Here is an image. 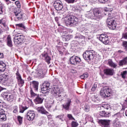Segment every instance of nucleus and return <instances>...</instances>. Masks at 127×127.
<instances>
[{"mask_svg":"<svg viewBox=\"0 0 127 127\" xmlns=\"http://www.w3.org/2000/svg\"><path fill=\"white\" fill-rule=\"evenodd\" d=\"M86 17L91 19H97V18H101L102 15L101 12L98 9H94L90 10L86 14Z\"/></svg>","mask_w":127,"mask_h":127,"instance_id":"nucleus-1","label":"nucleus"},{"mask_svg":"<svg viewBox=\"0 0 127 127\" xmlns=\"http://www.w3.org/2000/svg\"><path fill=\"white\" fill-rule=\"evenodd\" d=\"M8 73L4 72L3 74L0 75V84L4 86H10V81L8 80Z\"/></svg>","mask_w":127,"mask_h":127,"instance_id":"nucleus-2","label":"nucleus"},{"mask_svg":"<svg viewBox=\"0 0 127 127\" xmlns=\"http://www.w3.org/2000/svg\"><path fill=\"white\" fill-rule=\"evenodd\" d=\"M83 58L88 62L92 61L95 58V51L93 50L86 51L83 54Z\"/></svg>","mask_w":127,"mask_h":127,"instance_id":"nucleus-3","label":"nucleus"},{"mask_svg":"<svg viewBox=\"0 0 127 127\" xmlns=\"http://www.w3.org/2000/svg\"><path fill=\"white\" fill-rule=\"evenodd\" d=\"M65 24L66 25H70V26H74L78 24V18L75 16L70 15L68 16L67 20L65 21Z\"/></svg>","mask_w":127,"mask_h":127,"instance_id":"nucleus-4","label":"nucleus"},{"mask_svg":"<svg viewBox=\"0 0 127 127\" xmlns=\"http://www.w3.org/2000/svg\"><path fill=\"white\" fill-rule=\"evenodd\" d=\"M100 96H102L103 98L110 97L112 96V89L108 86L102 88L100 91Z\"/></svg>","mask_w":127,"mask_h":127,"instance_id":"nucleus-5","label":"nucleus"},{"mask_svg":"<svg viewBox=\"0 0 127 127\" xmlns=\"http://www.w3.org/2000/svg\"><path fill=\"white\" fill-rule=\"evenodd\" d=\"M24 41L25 37L22 34L18 33L15 35L14 37V43L15 45H18V44H20V43Z\"/></svg>","mask_w":127,"mask_h":127,"instance_id":"nucleus-6","label":"nucleus"},{"mask_svg":"<svg viewBox=\"0 0 127 127\" xmlns=\"http://www.w3.org/2000/svg\"><path fill=\"white\" fill-rule=\"evenodd\" d=\"M106 23L108 25L109 28L111 30L116 29L117 27V24L115 21V19L112 17H108L106 20Z\"/></svg>","mask_w":127,"mask_h":127,"instance_id":"nucleus-7","label":"nucleus"},{"mask_svg":"<svg viewBox=\"0 0 127 127\" xmlns=\"http://www.w3.org/2000/svg\"><path fill=\"white\" fill-rule=\"evenodd\" d=\"M50 83L48 82H45L41 86V91L43 94H47L50 92Z\"/></svg>","mask_w":127,"mask_h":127,"instance_id":"nucleus-8","label":"nucleus"},{"mask_svg":"<svg viewBox=\"0 0 127 127\" xmlns=\"http://www.w3.org/2000/svg\"><path fill=\"white\" fill-rule=\"evenodd\" d=\"M99 40L102 42L103 44H109L110 40H109V36L106 34H100L99 36Z\"/></svg>","mask_w":127,"mask_h":127,"instance_id":"nucleus-9","label":"nucleus"},{"mask_svg":"<svg viewBox=\"0 0 127 127\" xmlns=\"http://www.w3.org/2000/svg\"><path fill=\"white\" fill-rule=\"evenodd\" d=\"M81 62V59L76 56L71 57L70 59V63L72 65H77Z\"/></svg>","mask_w":127,"mask_h":127,"instance_id":"nucleus-10","label":"nucleus"},{"mask_svg":"<svg viewBox=\"0 0 127 127\" xmlns=\"http://www.w3.org/2000/svg\"><path fill=\"white\" fill-rule=\"evenodd\" d=\"M54 6L56 10H62V8H63L62 1L60 0H56L54 3Z\"/></svg>","mask_w":127,"mask_h":127,"instance_id":"nucleus-11","label":"nucleus"},{"mask_svg":"<svg viewBox=\"0 0 127 127\" xmlns=\"http://www.w3.org/2000/svg\"><path fill=\"white\" fill-rule=\"evenodd\" d=\"M2 97L4 100L10 102H13V99H14V97L12 94L6 92L3 93Z\"/></svg>","mask_w":127,"mask_h":127,"instance_id":"nucleus-12","label":"nucleus"},{"mask_svg":"<svg viewBox=\"0 0 127 127\" xmlns=\"http://www.w3.org/2000/svg\"><path fill=\"white\" fill-rule=\"evenodd\" d=\"M27 120L29 121H32L35 118V113L33 111L29 110L26 114Z\"/></svg>","mask_w":127,"mask_h":127,"instance_id":"nucleus-13","label":"nucleus"},{"mask_svg":"<svg viewBox=\"0 0 127 127\" xmlns=\"http://www.w3.org/2000/svg\"><path fill=\"white\" fill-rule=\"evenodd\" d=\"M44 100V95H38L34 100L36 105L42 104Z\"/></svg>","mask_w":127,"mask_h":127,"instance_id":"nucleus-14","label":"nucleus"},{"mask_svg":"<svg viewBox=\"0 0 127 127\" xmlns=\"http://www.w3.org/2000/svg\"><path fill=\"white\" fill-rule=\"evenodd\" d=\"M16 77L19 86H20V87H22V86L24 85V80L21 78V75H20L18 71H17L16 73Z\"/></svg>","mask_w":127,"mask_h":127,"instance_id":"nucleus-15","label":"nucleus"},{"mask_svg":"<svg viewBox=\"0 0 127 127\" xmlns=\"http://www.w3.org/2000/svg\"><path fill=\"white\" fill-rule=\"evenodd\" d=\"M14 13L16 16V18L19 20L20 19H24V18H23V13L22 12L19 11V10L15 11L14 12Z\"/></svg>","mask_w":127,"mask_h":127,"instance_id":"nucleus-16","label":"nucleus"},{"mask_svg":"<svg viewBox=\"0 0 127 127\" xmlns=\"http://www.w3.org/2000/svg\"><path fill=\"white\" fill-rule=\"evenodd\" d=\"M42 57L43 59L45 60L46 62L48 64H50V61L51 60V58L49 57L48 55V53L46 52L43 53L42 54Z\"/></svg>","mask_w":127,"mask_h":127,"instance_id":"nucleus-17","label":"nucleus"},{"mask_svg":"<svg viewBox=\"0 0 127 127\" xmlns=\"http://www.w3.org/2000/svg\"><path fill=\"white\" fill-rule=\"evenodd\" d=\"M115 70L112 68H106L104 70V73L107 76H113Z\"/></svg>","mask_w":127,"mask_h":127,"instance_id":"nucleus-18","label":"nucleus"},{"mask_svg":"<svg viewBox=\"0 0 127 127\" xmlns=\"http://www.w3.org/2000/svg\"><path fill=\"white\" fill-rule=\"evenodd\" d=\"M100 123L104 127H111V120H101Z\"/></svg>","mask_w":127,"mask_h":127,"instance_id":"nucleus-19","label":"nucleus"},{"mask_svg":"<svg viewBox=\"0 0 127 127\" xmlns=\"http://www.w3.org/2000/svg\"><path fill=\"white\" fill-rule=\"evenodd\" d=\"M37 111H38V113L42 114L43 115H49V113L46 111V110H45V108H44L43 106L38 107L37 108Z\"/></svg>","mask_w":127,"mask_h":127,"instance_id":"nucleus-20","label":"nucleus"},{"mask_svg":"<svg viewBox=\"0 0 127 127\" xmlns=\"http://www.w3.org/2000/svg\"><path fill=\"white\" fill-rule=\"evenodd\" d=\"M6 121V116L3 110L0 111V122H5Z\"/></svg>","mask_w":127,"mask_h":127,"instance_id":"nucleus-21","label":"nucleus"},{"mask_svg":"<svg viewBox=\"0 0 127 127\" xmlns=\"http://www.w3.org/2000/svg\"><path fill=\"white\" fill-rule=\"evenodd\" d=\"M71 103H72L71 99H68L66 102L63 105L64 109L68 111V110H69V108H70V106H71Z\"/></svg>","mask_w":127,"mask_h":127,"instance_id":"nucleus-22","label":"nucleus"},{"mask_svg":"<svg viewBox=\"0 0 127 127\" xmlns=\"http://www.w3.org/2000/svg\"><path fill=\"white\" fill-rule=\"evenodd\" d=\"M99 115L102 118H109V117H111V113L105 112V111H100Z\"/></svg>","mask_w":127,"mask_h":127,"instance_id":"nucleus-23","label":"nucleus"},{"mask_svg":"<svg viewBox=\"0 0 127 127\" xmlns=\"http://www.w3.org/2000/svg\"><path fill=\"white\" fill-rule=\"evenodd\" d=\"M6 65L5 64V63H4L2 61L0 62V73H1L2 72H4L5 70V69H6Z\"/></svg>","mask_w":127,"mask_h":127,"instance_id":"nucleus-24","label":"nucleus"},{"mask_svg":"<svg viewBox=\"0 0 127 127\" xmlns=\"http://www.w3.org/2000/svg\"><path fill=\"white\" fill-rule=\"evenodd\" d=\"M6 42L7 46L9 47H12V41L11 40V37H10V35H8L6 38Z\"/></svg>","mask_w":127,"mask_h":127,"instance_id":"nucleus-25","label":"nucleus"},{"mask_svg":"<svg viewBox=\"0 0 127 127\" xmlns=\"http://www.w3.org/2000/svg\"><path fill=\"white\" fill-rule=\"evenodd\" d=\"M46 74V69H40L39 72H38V76L41 77V78H44Z\"/></svg>","mask_w":127,"mask_h":127,"instance_id":"nucleus-26","label":"nucleus"},{"mask_svg":"<svg viewBox=\"0 0 127 127\" xmlns=\"http://www.w3.org/2000/svg\"><path fill=\"white\" fill-rule=\"evenodd\" d=\"M113 127H122V124L119 121V119H115V120L113 121Z\"/></svg>","mask_w":127,"mask_h":127,"instance_id":"nucleus-27","label":"nucleus"},{"mask_svg":"<svg viewBox=\"0 0 127 127\" xmlns=\"http://www.w3.org/2000/svg\"><path fill=\"white\" fill-rule=\"evenodd\" d=\"M60 91V89L58 88L57 86H55L53 87V90L52 93L54 95H59Z\"/></svg>","mask_w":127,"mask_h":127,"instance_id":"nucleus-28","label":"nucleus"},{"mask_svg":"<svg viewBox=\"0 0 127 127\" xmlns=\"http://www.w3.org/2000/svg\"><path fill=\"white\" fill-rule=\"evenodd\" d=\"M108 65L112 68H116L117 66H118V64L114 63V62H113V60L112 59H109L108 60Z\"/></svg>","mask_w":127,"mask_h":127,"instance_id":"nucleus-29","label":"nucleus"},{"mask_svg":"<svg viewBox=\"0 0 127 127\" xmlns=\"http://www.w3.org/2000/svg\"><path fill=\"white\" fill-rule=\"evenodd\" d=\"M0 23L1 24H2V25L4 26V30H6V31H7L8 30V27L6 25V20L5 19H2L0 21Z\"/></svg>","mask_w":127,"mask_h":127,"instance_id":"nucleus-30","label":"nucleus"},{"mask_svg":"<svg viewBox=\"0 0 127 127\" xmlns=\"http://www.w3.org/2000/svg\"><path fill=\"white\" fill-rule=\"evenodd\" d=\"M33 85V88L35 91H38V85H39V82L36 81H33L32 82Z\"/></svg>","mask_w":127,"mask_h":127,"instance_id":"nucleus-31","label":"nucleus"},{"mask_svg":"<svg viewBox=\"0 0 127 127\" xmlns=\"http://www.w3.org/2000/svg\"><path fill=\"white\" fill-rule=\"evenodd\" d=\"M127 57H126L123 60L120 61L119 66H124V65H127Z\"/></svg>","mask_w":127,"mask_h":127,"instance_id":"nucleus-32","label":"nucleus"},{"mask_svg":"<svg viewBox=\"0 0 127 127\" xmlns=\"http://www.w3.org/2000/svg\"><path fill=\"white\" fill-rule=\"evenodd\" d=\"M17 121H18V124L19 126H21L22 125V117L20 116H17Z\"/></svg>","mask_w":127,"mask_h":127,"instance_id":"nucleus-33","label":"nucleus"},{"mask_svg":"<svg viewBox=\"0 0 127 127\" xmlns=\"http://www.w3.org/2000/svg\"><path fill=\"white\" fill-rule=\"evenodd\" d=\"M113 117H114L116 119H118L119 121V119H121L122 118V114H121V113H117L116 114H114Z\"/></svg>","mask_w":127,"mask_h":127,"instance_id":"nucleus-34","label":"nucleus"},{"mask_svg":"<svg viewBox=\"0 0 127 127\" xmlns=\"http://www.w3.org/2000/svg\"><path fill=\"white\" fill-rule=\"evenodd\" d=\"M91 99L95 103H97V101H98V96L97 95H92L91 96Z\"/></svg>","mask_w":127,"mask_h":127,"instance_id":"nucleus-35","label":"nucleus"},{"mask_svg":"<svg viewBox=\"0 0 127 127\" xmlns=\"http://www.w3.org/2000/svg\"><path fill=\"white\" fill-rule=\"evenodd\" d=\"M127 70H125L121 73V76H122V77L123 78V79H126V77H127Z\"/></svg>","mask_w":127,"mask_h":127,"instance_id":"nucleus-36","label":"nucleus"},{"mask_svg":"<svg viewBox=\"0 0 127 127\" xmlns=\"http://www.w3.org/2000/svg\"><path fill=\"white\" fill-rule=\"evenodd\" d=\"M30 94L32 98H33L34 97H37L38 96L37 94H36L35 93L33 92V90H32V89H31L30 90Z\"/></svg>","mask_w":127,"mask_h":127,"instance_id":"nucleus-37","label":"nucleus"},{"mask_svg":"<svg viewBox=\"0 0 127 127\" xmlns=\"http://www.w3.org/2000/svg\"><path fill=\"white\" fill-rule=\"evenodd\" d=\"M48 126L50 127H55V124L53 121L50 122L48 123Z\"/></svg>","mask_w":127,"mask_h":127,"instance_id":"nucleus-38","label":"nucleus"},{"mask_svg":"<svg viewBox=\"0 0 127 127\" xmlns=\"http://www.w3.org/2000/svg\"><path fill=\"white\" fill-rule=\"evenodd\" d=\"M88 73H84L83 75H81L80 77L81 79H87L88 78Z\"/></svg>","mask_w":127,"mask_h":127,"instance_id":"nucleus-39","label":"nucleus"},{"mask_svg":"<svg viewBox=\"0 0 127 127\" xmlns=\"http://www.w3.org/2000/svg\"><path fill=\"white\" fill-rule=\"evenodd\" d=\"M103 108H104V109H105V110H111V107H110L109 105L108 104H105L104 105H103Z\"/></svg>","mask_w":127,"mask_h":127,"instance_id":"nucleus-40","label":"nucleus"},{"mask_svg":"<svg viewBox=\"0 0 127 127\" xmlns=\"http://www.w3.org/2000/svg\"><path fill=\"white\" fill-rule=\"evenodd\" d=\"M16 26H18V27H20V28H22V29H25V26L22 23L17 24Z\"/></svg>","mask_w":127,"mask_h":127,"instance_id":"nucleus-41","label":"nucleus"},{"mask_svg":"<svg viewBox=\"0 0 127 127\" xmlns=\"http://www.w3.org/2000/svg\"><path fill=\"white\" fill-rule=\"evenodd\" d=\"M20 109V111H19V113H24V111H25V110H26V109H25V108L23 107V106H20L19 107Z\"/></svg>","mask_w":127,"mask_h":127,"instance_id":"nucleus-42","label":"nucleus"},{"mask_svg":"<svg viewBox=\"0 0 127 127\" xmlns=\"http://www.w3.org/2000/svg\"><path fill=\"white\" fill-rule=\"evenodd\" d=\"M62 37L63 40H64V41H67V38L68 37L67 35H63Z\"/></svg>","mask_w":127,"mask_h":127,"instance_id":"nucleus-43","label":"nucleus"},{"mask_svg":"<svg viewBox=\"0 0 127 127\" xmlns=\"http://www.w3.org/2000/svg\"><path fill=\"white\" fill-rule=\"evenodd\" d=\"M96 89H97V84H94L91 88V91L92 92H95V91H96Z\"/></svg>","mask_w":127,"mask_h":127,"instance_id":"nucleus-44","label":"nucleus"},{"mask_svg":"<svg viewBox=\"0 0 127 127\" xmlns=\"http://www.w3.org/2000/svg\"><path fill=\"white\" fill-rule=\"evenodd\" d=\"M78 127V123L77 122H72L71 123V127Z\"/></svg>","mask_w":127,"mask_h":127,"instance_id":"nucleus-45","label":"nucleus"},{"mask_svg":"<svg viewBox=\"0 0 127 127\" xmlns=\"http://www.w3.org/2000/svg\"><path fill=\"white\" fill-rule=\"evenodd\" d=\"M15 4H16V6L18 7V8H20L21 5H20V2H19V1H16L15 2Z\"/></svg>","mask_w":127,"mask_h":127,"instance_id":"nucleus-46","label":"nucleus"},{"mask_svg":"<svg viewBox=\"0 0 127 127\" xmlns=\"http://www.w3.org/2000/svg\"><path fill=\"white\" fill-rule=\"evenodd\" d=\"M123 45L124 47H125V49H126V50L127 51V41L123 42Z\"/></svg>","mask_w":127,"mask_h":127,"instance_id":"nucleus-47","label":"nucleus"},{"mask_svg":"<svg viewBox=\"0 0 127 127\" xmlns=\"http://www.w3.org/2000/svg\"><path fill=\"white\" fill-rule=\"evenodd\" d=\"M67 3H74L75 0H64Z\"/></svg>","mask_w":127,"mask_h":127,"instance_id":"nucleus-48","label":"nucleus"},{"mask_svg":"<svg viewBox=\"0 0 127 127\" xmlns=\"http://www.w3.org/2000/svg\"><path fill=\"white\" fill-rule=\"evenodd\" d=\"M3 7L2 5H0V14H2L3 13Z\"/></svg>","mask_w":127,"mask_h":127,"instance_id":"nucleus-49","label":"nucleus"},{"mask_svg":"<svg viewBox=\"0 0 127 127\" xmlns=\"http://www.w3.org/2000/svg\"><path fill=\"white\" fill-rule=\"evenodd\" d=\"M126 33L123 35L124 38H125V39H127V28L125 29Z\"/></svg>","mask_w":127,"mask_h":127,"instance_id":"nucleus-50","label":"nucleus"},{"mask_svg":"<svg viewBox=\"0 0 127 127\" xmlns=\"http://www.w3.org/2000/svg\"><path fill=\"white\" fill-rule=\"evenodd\" d=\"M64 116V115L63 114H61L60 115H58V116L56 117L57 119H59L60 120H61L62 119H63V116Z\"/></svg>","mask_w":127,"mask_h":127,"instance_id":"nucleus-51","label":"nucleus"},{"mask_svg":"<svg viewBox=\"0 0 127 127\" xmlns=\"http://www.w3.org/2000/svg\"><path fill=\"white\" fill-rule=\"evenodd\" d=\"M84 110L85 112H89V111H90V107L88 106H85L84 108Z\"/></svg>","mask_w":127,"mask_h":127,"instance_id":"nucleus-52","label":"nucleus"},{"mask_svg":"<svg viewBox=\"0 0 127 127\" xmlns=\"http://www.w3.org/2000/svg\"><path fill=\"white\" fill-rule=\"evenodd\" d=\"M67 118H68L69 120H74V118H73V116H72V115L71 114H68Z\"/></svg>","mask_w":127,"mask_h":127,"instance_id":"nucleus-53","label":"nucleus"},{"mask_svg":"<svg viewBox=\"0 0 127 127\" xmlns=\"http://www.w3.org/2000/svg\"><path fill=\"white\" fill-rule=\"evenodd\" d=\"M98 1L101 3H105L106 1H108V0H98Z\"/></svg>","mask_w":127,"mask_h":127,"instance_id":"nucleus-54","label":"nucleus"},{"mask_svg":"<svg viewBox=\"0 0 127 127\" xmlns=\"http://www.w3.org/2000/svg\"><path fill=\"white\" fill-rule=\"evenodd\" d=\"M48 120H51L52 119V116L51 115H47Z\"/></svg>","mask_w":127,"mask_h":127,"instance_id":"nucleus-55","label":"nucleus"},{"mask_svg":"<svg viewBox=\"0 0 127 127\" xmlns=\"http://www.w3.org/2000/svg\"><path fill=\"white\" fill-rule=\"evenodd\" d=\"M16 112H17V107H15L14 110H13V112L14 113V114H15L16 113Z\"/></svg>","mask_w":127,"mask_h":127,"instance_id":"nucleus-56","label":"nucleus"},{"mask_svg":"<svg viewBox=\"0 0 127 127\" xmlns=\"http://www.w3.org/2000/svg\"><path fill=\"white\" fill-rule=\"evenodd\" d=\"M3 53H0V59H2L3 58Z\"/></svg>","mask_w":127,"mask_h":127,"instance_id":"nucleus-57","label":"nucleus"},{"mask_svg":"<svg viewBox=\"0 0 127 127\" xmlns=\"http://www.w3.org/2000/svg\"><path fill=\"white\" fill-rule=\"evenodd\" d=\"M75 38H83V36L80 35V36H76L75 37Z\"/></svg>","mask_w":127,"mask_h":127,"instance_id":"nucleus-58","label":"nucleus"},{"mask_svg":"<svg viewBox=\"0 0 127 127\" xmlns=\"http://www.w3.org/2000/svg\"><path fill=\"white\" fill-rule=\"evenodd\" d=\"M3 127H9V126H8V124H4L2 125Z\"/></svg>","mask_w":127,"mask_h":127,"instance_id":"nucleus-59","label":"nucleus"},{"mask_svg":"<svg viewBox=\"0 0 127 127\" xmlns=\"http://www.w3.org/2000/svg\"><path fill=\"white\" fill-rule=\"evenodd\" d=\"M104 11L105 12H108V11H109V9L107 7L104 8Z\"/></svg>","mask_w":127,"mask_h":127,"instance_id":"nucleus-60","label":"nucleus"},{"mask_svg":"<svg viewBox=\"0 0 127 127\" xmlns=\"http://www.w3.org/2000/svg\"><path fill=\"white\" fill-rule=\"evenodd\" d=\"M3 31H2V27H0V35L1 34V33H2Z\"/></svg>","mask_w":127,"mask_h":127,"instance_id":"nucleus-61","label":"nucleus"},{"mask_svg":"<svg viewBox=\"0 0 127 127\" xmlns=\"http://www.w3.org/2000/svg\"><path fill=\"white\" fill-rule=\"evenodd\" d=\"M5 88L0 86V93L1 91H2V90H5Z\"/></svg>","mask_w":127,"mask_h":127,"instance_id":"nucleus-62","label":"nucleus"},{"mask_svg":"<svg viewBox=\"0 0 127 127\" xmlns=\"http://www.w3.org/2000/svg\"><path fill=\"white\" fill-rule=\"evenodd\" d=\"M55 19L57 22H58L59 18L58 17H56L55 18Z\"/></svg>","mask_w":127,"mask_h":127,"instance_id":"nucleus-63","label":"nucleus"},{"mask_svg":"<svg viewBox=\"0 0 127 127\" xmlns=\"http://www.w3.org/2000/svg\"><path fill=\"white\" fill-rule=\"evenodd\" d=\"M125 116L127 117V110L125 111Z\"/></svg>","mask_w":127,"mask_h":127,"instance_id":"nucleus-64","label":"nucleus"}]
</instances>
